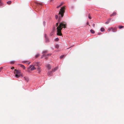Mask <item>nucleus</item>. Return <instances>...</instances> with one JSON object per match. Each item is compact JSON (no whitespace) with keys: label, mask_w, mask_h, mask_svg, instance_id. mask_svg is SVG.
<instances>
[{"label":"nucleus","mask_w":124,"mask_h":124,"mask_svg":"<svg viewBox=\"0 0 124 124\" xmlns=\"http://www.w3.org/2000/svg\"><path fill=\"white\" fill-rule=\"evenodd\" d=\"M34 66H33V67H32V68L31 69V70H33L36 69V68Z\"/></svg>","instance_id":"11"},{"label":"nucleus","mask_w":124,"mask_h":124,"mask_svg":"<svg viewBox=\"0 0 124 124\" xmlns=\"http://www.w3.org/2000/svg\"><path fill=\"white\" fill-rule=\"evenodd\" d=\"M61 6H60V5L58 6H57V8H59Z\"/></svg>","instance_id":"35"},{"label":"nucleus","mask_w":124,"mask_h":124,"mask_svg":"<svg viewBox=\"0 0 124 124\" xmlns=\"http://www.w3.org/2000/svg\"><path fill=\"white\" fill-rule=\"evenodd\" d=\"M2 68H2V67H1V68H0V72L1 71V70L2 69Z\"/></svg>","instance_id":"34"},{"label":"nucleus","mask_w":124,"mask_h":124,"mask_svg":"<svg viewBox=\"0 0 124 124\" xmlns=\"http://www.w3.org/2000/svg\"><path fill=\"white\" fill-rule=\"evenodd\" d=\"M31 62H28V64H30V63Z\"/></svg>","instance_id":"40"},{"label":"nucleus","mask_w":124,"mask_h":124,"mask_svg":"<svg viewBox=\"0 0 124 124\" xmlns=\"http://www.w3.org/2000/svg\"><path fill=\"white\" fill-rule=\"evenodd\" d=\"M38 5H41V3H38Z\"/></svg>","instance_id":"39"},{"label":"nucleus","mask_w":124,"mask_h":124,"mask_svg":"<svg viewBox=\"0 0 124 124\" xmlns=\"http://www.w3.org/2000/svg\"><path fill=\"white\" fill-rule=\"evenodd\" d=\"M52 35V34H51H51H50V35Z\"/></svg>","instance_id":"41"},{"label":"nucleus","mask_w":124,"mask_h":124,"mask_svg":"<svg viewBox=\"0 0 124 124\" xmlns=\"http://www.w3.org/2000/svg\"><path fill=\"white\" fill-rule=\"evenodd\" d=\"M20 76H21V77L22 78L23 77V76L22 75H20Z\"/></svg>","instance_id":"38"},{"label":"nucleus","mask_w":124,"mask_h":124,"mask_svg":"<svg viewBox=\"0 0 124 124\" xmlns=\"http://www.w3.org/2000/svg\"><path fill=\"white\" fill-rule=\"evenodd\" d=\"M99 34V33H98V35H99V34Z\"/></svg>","instance_id":"43"},{"label":"nucleus","mask_w":124,"mask_h":124,"mask_svg":"<svg viewBox=\"0 0 124 124\" xmlns=\"http://www.w3.org/2000/svg\"><path fill=\"white\" fill-rule=\"evenodd\" d=\"M65 9V7H61L60 10V11L59 12V15H60V16H59V18L62 17L64 13V10Z\"/></svg>","instance_id":"2"},{"label":"nucleus","mask_w":124,"mask_h":124,"mask_svg":"<svg viewBox=\"0 0 124 124\" xmlns=\"http://www.w3.org/2000/svg\"><path fill=\"white\" fill-rule=\"evenodd\" d=\"M59 39L58 38H57L55 39V40L56 41H58Z\"/></svg>","instance_id":"24"},{"label":"nucleus","mask_w":124,"mask_h":124,"mask_svg":"<svg viewBox=\"0 0 124 124\" xmlns=\"http://www.w3.org/2000/svg\"><path fill=\"white\" fill-rule=\"evenodd\" d=\"M46 67L49 69H51V67L50 65L49 64H47L46 65Z\"/></svg>","instance_id":"10"},{"label":"nucleus","mask_w":124,"mask_h":124,"mask_svg":"<svg viewBox=\"0 0 124 124\" xmlns=\"http://www.w3.org/2000/svg\"><path fill=\"white\" fill-rule=\"evenodd\" d=\"M108 31H111L113 32H115L116 31V29L115 28H112L111 27L109 28L108 30Z\"/></svg>","instance_id":"4"},{"label":"nucleus","mask_w":124,"mask_h":124,"mask_svg":"<svg viewBox=\"0 0 124 124\" xmlns=\"http://www.w3.org/2000/svg\"><path fill=\"white\" fill-rule=\"evenodd\" d=\"M59 45L58 44H56V45L55 46V47L57 48H59Z\"/></svg>","instance_id":"16"},{"label":"nucleus","mask_w":124,"mask_h":124,"mask_svg":"<svg viewBox=\"0 0 124 124\" xmlns=\"http://www.w3.org/2000/svg\"><path fill=\"white\" fill-rule=\"evenodd\" d=\"M104 30L105 29L103 27H102L101 28L100 31L101 32H103Z\"/></svg>","instance_id":"13"},{"label":"nucleus","mask_w":124,"mask_h":124,"mask_svg":"<svg viewBox=\"0 0 124 124\" xmlns=\"http://www.w3.org/2000/svg\"><path fill=\"white\" fill-rule=\"evenodd\" d=\"M36 62H34L33 63V64H32V65H33V66H36Z\"/></svg>","instance_id":"17"},{"label":"nucleus","mask_w":124,"mask_h":124,"mask_svg":"<svg viewBox=\"0 0 124 124\" xmlns=\"http://www.w3.org/2000/svg\"><path fill=\"white\" fill-rule=\"evenodd\" d=\"M93 34H94L95 33L94 31L93 30H91L90 31Z\"/></svg>","instance_id":"14"},{"label":"nucleus","mask_w":124,"mask_h":124,"mask_svg":"<svg viewBox=\"0 0 124 124\" xmlns=\"http://www.w3.org/2000/svg\"><path fill=\"white\" fill-rule=\"evenodd\" d=\"M2 4V3H0V7L1 6Z\"/></svg>","instance_id":"36"},{"label":"nucleus","mask_w":124,"mask_h":124,"mask_svg":"<svg viewBox=\"0 0 124 124\" xmlns=\"http://www.w3.org/2000/svg\"><path fill=\"white\" fill-rule=\"evenodd\" d=\"M123 27H124L123 26H119V29H121L123 28Z\"/></svg>","instance_id":"25"},{"label":"nucleus","mask_w":124,"mask_h":124,"mask_svg":"<svg viewBox=\"0 0 124 124\" xmlns=\"http://www.w3.org/2000/svg\"><path fill=\"white\" fill-rule=\"evenodd\" d=\"M116 14V12H113V13L111 15V16H114Z\"/></svg>","instance_id":"19"},{"label":"nucleus","mask_w":124,"mask_h":124,"mask_svg":"<svg viewBox=\"0 0 124 124\" xmlns=\"http://www.w3.org/2000/svg\"><path fill=\"white\" fill-rule=\"evenodd\" d=\"M64 55H62V56H61L60 57V58H62L64 56Z\"/></svg>","instance_id":"28"},{"label":"nucleus","mask_w":124,"mask_h":124,"mask_svg":"<svg viewBox=\"0 0 124 124\" xmlns=\"http://www.w3.org/2000/svg\"><path fill=\"white\" fill-rule=\"evenodd\" d=\"M56 25L57 27L56 29L57 31V35L59 36L62 35V34L61 33V30L62 28H66V25L62 22L60 23V21H59L58 23L56 24Z\"/></svg>","instance_id":"1"},{"label":"nucleus","mask_w":124,"mask_h":124,"mask_svg":"<svg viewBox=\"0 0 124 124\" xmlns=\"http://www.w3.org/2000/svg\"><path fill=\"white\" fill-rule=\"evenodd\" d=\"M46 52H47L46 51H44L43 52L42 54H43V55H42V56L41 57V58H42L44 56H46V55H45L44 54V53H46Z\"/></svg>","instance_id":"6"},{"label":"nucleus","mask_w":124,"mask_h":124,"mask_svg":"<svg viewBox=\"0 0 124 124\" xmlns=\"http://www.w3.org/2000/svg\"><path fill=\"white\" fill-rule=\"evenodd\" d=\"M0 3H1V0H0Z\"/></svg>","instance_id":"42"},{"label":"nucleus","mask_w":124,"mask_h":124,"mask_svg":"<svg viewBox=\"0 0 124 124\" xmlns=\"http://www.w3.org/2000/svg\"><path fill=\"white\" fill-rule=\"evenodd\" d=\"M15 61H11V62H10V63L11 64H14L15 63Z\"/></svg>","instance_id":"21"},{"label":"nucleus","mask_w":124,"mask_h":124,"mask_svg":"<svg viewBox=\"0 0 124 124\" xmlns=\"http://www.w3.org/2000/svg\"><path fill=\"white\" fill-rule=\"evenodd\" d=\"M36 66H40L41 65V64L39 62H36Z\"/></svg>","instance_id":"8"},{"label":"nucleus","mask_w":124,"mask_h":124,"mask_svg":"<svg viewBox=\"0 0 124 124\" xmlns=\"http://www.w3.org/2000/svg\"><path fill=\"white\" fill-rule=\"evenodd\" d=\"M110 19H109L107 21V22H105V23L106 24H108V23H109L110 21Z\"/></svg>","instance_id":"18"},{"label":"nucleus","mask_w":124,"mask_h":124,"mask_svg":"<svg viewBox=\"0 0 124 124\" xmlns=\"http://www.w3.org/2000/svg\"><path fill=\"white\" fill-rule=\"evenodd\" d=\"M45 37L46 39V42H48L49 41V39H48L46 37V34H45Z\"/></svg>","instance_id":"9"},{"label":"nucleus","mask_w":124,"mask_h":124,"mask_svg":"<svg viewBox=\"0 0 124 124\" xmlns=\"http://www.w3.org/2000/svg\"><path fill=\"white\" fill-rule=\"evenodd\" d=\"M39 54H37L36 55H35V57L36 58H37V57H38L39 56Z\"/></svg>","instance_id":"23"},{"label":"nucleus","mask_w":124,"mask_h":124,"mask_svg":"<svg viewBox=\"0 0 124 124\" xmlns=\"http://www.w3.org/2000/svg\"><path fill=\"white\" fill-rule=\"evenodd\" d=\"M32 66L33 65H30L29 66V68H32Z\"/></svg>","instance_id":"29"},{"label":"nucleus","mask_w":124,"mask_h":124,"mask_svg":"<svg viewBox=\"0 0 124 124\" xmlns=\"http://www.w3.org/2000/svg\"><path fill=\"white\" fill-rule=\"evenodd\" d=\"M43 24L44 26H45V21H44L43 22Z\"/></svg>","instance_id":"27"},{"label":"nucleus","mask_w":124,"mask_h":124,"mask_svg":"<svg viewBox=\"0 0 124 124\" xmlns=\"http://www.w3.org/2000/svg\"><path fill=\"white\" fill-rule=\"evenodd\" d=\"M51 54H48L47 55V56H50L51 55Z\"/></svg>","instance_id":"32"},{"label":"nucleus","mask_w":124,"mask_h":124,"mask_svg":"<svg viewBox=\"0 0 124 124\" xmlns=\"http://www.w3.org/2000/svg\"><path fill=\"white\" fill-rule=\"evenodd\" d=\"M20 66L21 67L23 68V69L24 70L25 69V67L24 66V65H22V64H20Z\"/></svg>","instance_id":"12"},{"label":"nucleus","mask_w":124,"mask_h":124,"mask_svg":"<svg viewBox=\"0 0 124 124\" xmlns=\"http://www.w3.org/2000/svg\"><path fill=\"white\" fill-rule=\"evenodd\" d=\"M14 69V68L13 67H12L11 68V69Z\"/></svg>","instance_id":"37"},{"label":"nucleus","mask_w":124,"mask_h":124,"mask_svg":"<svg viewBox=\"0 0 124 124\" xmlns=\"http://www.w3.org/2000/svg\"><path fill=\"white\" fill-rule=\"evenodd\" d=\"M24 80L26 81L27 82H28L29 81V79H28V78L26 77H24Z\"/></svg>","instance_id":"7"},{"label":"nucleus","mask_w":124,"mask_h":124,"mask_svg":"<svg viewBox=\"0 0 124 124\" xmlns=\"http://www.w3.org/2000/svg\"><path fill=\"white\" fill-rule=\"evenodd\" d=\"M40 68L39 67L37 68V70L39 71V72H40L41 71L40 70Z\"/></svg>","instance_id":"20"},{"label":"nucleus","mask_w":124,"mask_h":124,"mask_svg":"<svg viewBox=\"0 0 124 124\" xmlns=\"http://www.w3.org/2000/svg\"><path fill=\"white\" fill-rule=\"evenodd\" d=\"M88 18L90 19H91V18H92V17H91V16H88Z\"/></svg>","instance_id":"30"},{"label":"nucleus","mask_w":124,"mask_h":124,"mask_svg":"<svg viewBox=\"0 0 124 124\" xmlns=\"http://www.w3.org/2000/svg\"><path fill=\"white\" fill-rule=\"evenodd\" d=\"M58 69V67H56L53 70V71L54 72H55V71L57 70Z\"/></svg>","instance_id":"15"},{"label":"nucleus","mask_w":124,"mask_h":124,"mask_svg":"<svg viewBox=\"0 0 124 124\" xmlns=\"http://www.w3.org/2000/svg\"><path fill=\"white\" fill-rule=\"evenodd\" d=\"M52 74V72L51 71H49L48 72V75L49 76H51Z\"/></svg>","instance_id":"5"},{"label":"nucleus","mask_w":124,"mask_h":124,"mask_svg":"<svg viewBox=\"0 0 124 124\" xmlns=\"http://www.w3.org/2000/svg\"><path fill=\"white\" fill-rule=\"evenodd\" d=\"M11 1H8L7 2V3L8 4H10L11 3Z\"/></svg>","instance_id":"22"},{"label":"nucleus","mask_w":124,"mask_h":124,"mask_svg":"<svg viewBox=\"0 0 124 124\" xmlns=\"http://www.w3.org/2000/svg\"><path fill=\"white\" fill-rule=\"evenodd\" d=\"M63 4V2H62L61 3V4L60 5V6H61Z\"/></svg>","instance_id":"33"},{"label":"nucleus","mask_w":124,"mask_h":124,"mask_svg":"<svg viewBox=\"0 0 124 124\" xmlns=\"http://www.w3.org/2000/svg\"><path fill=\"white\" fill-rule=\"evenodd\" d=\"M55 17L56 19H57L58 18V16L57 15H56L55 16Z\"/></svg>","instance_id":"26"},{"label":"nucleus","mask_w":124,"mask_h":124,"mask_svg":"<svg viewBox=\"0 0 124 124\" xmlns=\"http://www.w3.org/2000/svg\"><path fill=\"white\" fill-rule=\"evenodd\" d=\"M92 26L93 27H94L95 26V24L94 23L93 24Z\"/></svg>","instance_id":"31"},{"label":"nucleus","mask_w":124,"mask_h":124,"mask_svg":"<svg viewBox=\"0 0 124 124\" xmlns=\"http://www.w3.org/2000/svg\"><path fill=\"white\" fill-rule=\"evenodd\" d=\"M15 74V76L16 78H18L20 77V72L19 70H15L14 72Z\"/></svg>","instance_id":"3"}]
</instances>
